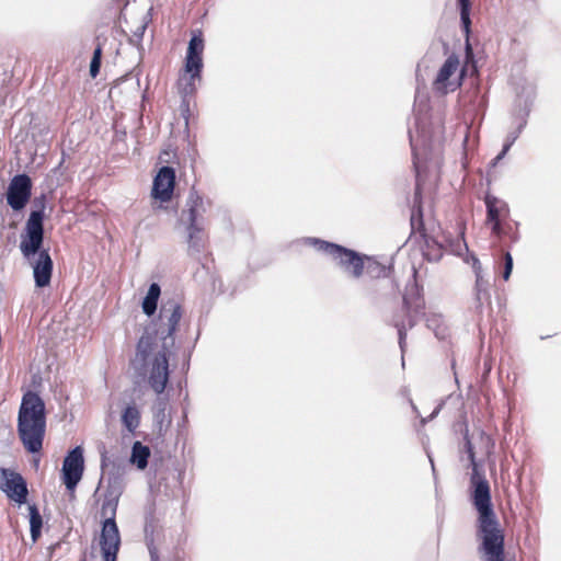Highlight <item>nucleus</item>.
Here are the masks:
<instances>
[{"label":"nucleus","mask_w":561,"mask_h":561,"mask_svg":"<svg viewBox=\"0 0 561 561\" xmlns=\"http://www.w3.org/2000/svg\"><path fill=\"white\" fill-rule=\"evenodd\" d=\"M182 318V307L174 300L164 302L157 320L145 328L142 335L137 343V357L147 362L157 342H161V348L154 355L150 369L148 383L158 394L153 402V421L158 433L162 435L171 425V417L167 414L169 399L162 396L170 377L169 357L175 345L174 333Z\"/></svg>","instance_id":"nucleus-1"},{"label":"nucleus","mask_w":561,"mask_h":561,"mask_svg":"<svg viewBox=\"0 0 561 561\" xmlns=\"http://www.w3.org/2000/svg\"><path fill=\"white\" fill-rule=\"evenodd\" d=\"M463 447L468 456L471 473L469 483L470 502L477 511L476 538L481 561H515L505 558V535L494 511L491 486L485 478L483 462L478 460L474 447L466 427Z\"/></svg>","instance_id":"nucleus-2"},{"label":"nucleus","mask_w":561,"mask_h":561,"mask_svg":"<svg viewBox=\"0 0 561 561\" xmlns=\"http://www.w3.org/2000/svg\"><path fill=\"white\" fill-rule=\"evenodd\" d=\"M425 301L420 286L413 282L408 284L402 297V308L394 312L389 323L397 329L398 343L402 353L407 346V332L413 329L421 318L426 317V327L433 331L438 340H445L449 335L448 325L442 314H425Z\"/></svg>","instance_id":"nucleus-3"},{"label":"nucleus","mask_w":561,"mask_h":561,"mask_svg":"<svg viewBox=\"0 0 561 561\" xmlns=\"http://www.w3.org/2000/svg\"><path fill=\"white\" fill-rule=\"evenodd\" d=\"M46 433V407L42 397L27 391L22 397L18 413V434L30 454H38L43 448Z\"/></svg>","instance_id":"nucleus-4"},{"label":"nucleus","mask_w":561,"mask_h":561,"mask_svg":"<svg viewBox=\"0 0 561 561\" xmlns=\"http://www.w3.org/2000/svg\"><path fill=\"white\" fill-rule=\"evenodd\" d=\"M187 209L182 210L180 224L185 226L187 233V253L190 256L198 257L205 249L206 233L204 229V219L201 210L203 207V197L194 188L191 190L186 199Z\"/></svg>","instance_id":"nucleus-5"},{"label":"nucleus","mask_w":561,"mask_h":561,"mask_svg":"<svg viewBox=\"0 0 561 561\" xmlns=\"http://www.w3.org/2000/svg\"><path fill=\"white\" fill-rule=\"evenodd\" d=\"M45 236L35 242H30L27 237H20V251L24 261L33 270L35 287L44 288L50 285L54 262L49 249L44 247Z\"/></svg>","instance_id":"nucleus-6"},{"label":"nucleus","mask_w":561,"mask_h":561,"mask_svg":"<svg viewBox=\"0 0 561 561\" xmlns=\"http://www.w3.org/2000/svg\"><path fill=\"white\" fill-rule=\"evenodd\" d=\"M306 243L314 247L319 252L328 254L335 266L348 277L358 279L364 275L366 254L319 238H307Z\"/></svg>","instance_id":"nucleus-7"},{"label":"nucleus","mask_w":561,"mask_h":561,"mask_svg":"<svg viewBox=\"0 0 561 561\" xmlns=\"http://www.w3.org/2000/svg\"><path fill=\"white\" fill-rule=\"evenodd\" d=\"M101 481L106 482L101 508L117 512L118 502L125 489V467L112 461L104 451L101 454Z\"/></svg>","instance_id":"nucleus-8"},{"label":"nucleus","mask_w":561,"mask_h":561,"mask_svg":"<svg viewBox=\"0 0 561 561\" xmlns=\"http://www.w3.org/2000/svg\"><path fill=\"white\" fill-rule=\"evenodd\" d=\"M33 183L30 175L20 173L14 175L5 192L7 204L14 211H21L30 203L32 197Z\"/></svg>","instance_id":"nucleus-9"},{"label":"nucleus","mask_w":561,"mask_h":561,"mask_svg":"<svg viewBox=\"0 0 561 561\" xmlns=\"http://www.w3.org/2000/svg\"><path fill=\"white\" fill-rule=\"evenodd\" d=\"M535 93L530 92L528 93L525 99L523 96L518 95L517 98V106L518 111L516 112V118L518 119V125L515 130H512L507 134L505 142L503 145L502 150L500 153L492 160L491 164L494 167L510 151L511 147L514 145V142L518 139L520 133L527 125V118L529 116V113L531 111V106L534 103Z\"/></svg>","instance_id":"nucleus-10"},{"label":"nucleus","mask_w":561,"mask_h":561,"mask_svg":"<svg viewBox=\"0 0 561 561\" xmlns=\"http://www.w3.org/2000/svg\"><path fill=\"white\" fill-rule=\"evenodd\" d=\"M410 146L412 149L414 164L420 154H427L434 146L433 135L419 112L414 113V128L409 127L408 130Z\"/></svg>","instance_id":"nucleus-11"},{"label":"nucleus","mask_w":561,"mask_h":561,"mask_svg":"<svg viewBox=\"0 0 561 561\" xmlns=\"http://www.w3.org/2000/svg\"><path fill=\"white\" fill-rule=\"evenodd\" d=\"M0 490L19 505L27 503V482L21 473L14 470L0 468Z\"/></svg>","instance_id":"nucleus-12"},{"label":"nucleus","mask_w":561,"mask_h":561,"mask_svg":"<svg viewBox=\"0 0 561 561\" xmlns=\"http://www.w3.org/2000/svg\"><path fill=\"white\" fill-rule=\"evenodd\" d=\"M84 470L83 448L76 446L70 449L62 463V482L67 490L73 491L80 482Z\"/></svg>","instance_id":"nucleus-13"},{"label":"nucleus","mask_w":561,"mask_h":561,"mask_svg":"<svg viewBox=\"0 0 561 561\" xmlns=\"http://www.w3.org/2000/svg\"><path fill=\"white\" fill-rule=\"evenodd\" d=\"M205 42L201 30L192 32L188 41L186 55L184 59V70L186 73H192L193 79H202L203 71V53Z\"/></svg>","instance_id":"nucleus-14"},{"label":"nucleus","mask_w":561,"mask_h":561,"mask_svg":"<svg viewBox=\"0 0 561 561\" xmlns=\"http://www.w3.org/2000/svg\"><path fill=\"white\" fill-rule=\"evenodd\" d=\"M33 208L30 211L28 218L25 222L24 229L20 237H27L30 242L41 239L45 236V208H46V196L42 194L33 199Z\"/></svg>","instance_id":"nucleus-15"},{"label":"nucleus","mask_w":561,"mask_h":561,"mask_svg":"<svg viewBox=\"0 0 561 561\" xmlns=\"http://www.w3.org/2000/svg\"><path fill=\"white\" fill-rule=\"evenodd\" d=\"M175 170L173 167L163 165L153 178L151 196L162 203L171 201L175 187Z\"/></svg>","instance_id":"nucleus-16"},{"label":"nucleus","mask_w":561,"mask_h":561,"mask_svg":"<svg viewBox=\"0 0 561 561\" xmlns=\"http://www.w3.org/2000/svg\"><path fill=\"white\" fill-rule=\"evenodd\" d=\"M100 548L119 549L122 545L119 529L116 523V512L101 508Z\"/></svg>","instance_id":"nucleus-17"},{"label":"nucleus","mask_w":561,"mask_h":561,"mask_svg":"<svg viewBox=\"0 0 561 561\" xmlns=\"http://www.w3.org/2000/svg\"><path fill=\"white\" fill-rule=\"evenodd\" d=\"M457 8L459 10L460 25L465 34V57L466 66L472 64V72H477L473 49L470 44L471 34V0H457Z\"/></svg>","instance_id":"nucleus-18"},{"label":"nucleus","mask_w":561,"mask_h":561,"mask_svg":"<svg viewBox=\"0 0 561 561\" xmlns=\"http://www.w3.org/2000/svg\"><path fill=\"white\" fill-rule=\"evenodd\" d=\"M484 204L486 208V224L504 220L510 214L508 204L492 194L484 196Z\"/></svg>","instance_id":"nucleus-19"},{"label":"nucleus","mask_w":561,"mask_h":561,"mask_svg":"<svg viewBox=\"0 0 561 561\" xmlns=\"http://www.w3.org/2000/svg\"><path fill=\"white\" fill-rule=\"evenodd\" d=\"M160 295V285L158 283H151L149 285L147 295L145 296L141 302L142 312L146 316L152 317L156 313Z\"/></svg>","instance_id":"nucleus-20"},{"label":"nucleus","mask_w":561,"mask_h":561,"mask_svg":"<svg viewBox=\"0 0 561 561\" xmlns=\"http://www.w3.org/2000/svg\"><path fill=\"white\" fill-rule=\"evenodd\" d=\"M151 455L150 448L141 442L136 440L131 446V454L129 461L135 465L139 470H144L148 466V460Z\"/></svg>","instance_id":"nucleus-21"},{"label":"nucleus","mask_w":561,"mask_h":561,"mask_svg":"<svg viewBox=\"0 0 561 561\" xmlns=\"http://www.w3.org/2000/svg\"><path fill=\"white\" fill-rule=\"evenodd\" d=\"M444 253V245L434 237L424 236L423 255L430 262H438Z\"/></svg>","instance_id":"nucleus-22"},{"label":"nucleus","mask_w":561,"mask_h":561,"mask_svg":"<svg viewBox=\"0 0 561 561\" xmlns=\"http://www.w3.org/2000/svg\"><path fill=\"white\" fill-rule=\"evenodd\" d=\"M458 66H459V59L456 55L453 54L447 57V59L440 67L439 71L437 73L436 80H435V84L437 85V88L440 84L444 85L448 81V79L457 70Z\"/></svg>","instance_id":"nucleus-23"},{"label":"nucleus","mask_w":561,"mask_h":561,"mask_svg":"<svg viewBox=\"0 0 561 561\" xmlns=\"http://www.w3.org/2000/svg\"><path fill=\"white\" fill-rule=\"evenodd\" d=\"M28 517L31 538L33 541H37L42 535L43 517L36 504L28 505Z\"/></svg>","instance_id":"nucleus-24"},{"label":"nucleus","mask_w":561,"mask_h":561,"mask_svg":"<svg viewBox=\"0 0 561 561\" xmlns=\"http://www.w3.org/2000/svg\"><path fill=\"white\" fill-rule=\"evenodd\" d=\"M122 423L126 430L134 433L140 424V413L135 404L127 405L122 413Z\"/></svg>","instance_id":"nucleus-25"},{"label":"nucleus","mask_w":561,"mask_h":561,"mask_svg":"<svg viewBox=\"0 0 561 561\" xmlns=\"http://www.w3.org/2000/svg\"><path fill=\"white\" fill-rule=\"evenodd\" d=\"M364 273L370 278L387 277L390 273V266L383 265L374 257L366 255Z\"/></svg>","instance_id":"nucleus-26"},{"label":"nucleus","mask_w":561,"mask_h":561,"mask_svg":"<svg viewBox=\"0 0 561 561\" xmlns=\"http://www.w3.org/2000/svg\"><path fill=\"white\" fill-rule=\"evenodd\" d=\"M190 76L188 78V81L184 84V87L182 88V103H181V107L182 108H185L186 112H188V102L186 101V98L188 95H193L195 92H196V85H195V81L197 79H193L192 78V73H187Z\"/></svg>","instance_id":"nucleus-27"},{"label":"nucleus","mask_w":561,"mask_h":561,"mask_svg":"<svg viewBox=\"0 0 561 561\" xmlns=\"http://www.w3.org/2000/svg\"><path fill=\"white\" fill-rule=\"evenodd\" d=\"M513 271V256L508 251L503 253V272L502 277L504 280H507Z\"/></svg>","instance_id":"nucleus-28"},{"label":"nucleus","mask_w":561,"mask_h":561,"mask_svg":"<svg viewBox=\"0 0 561 561\" xmlns=\"http://www.w3.org/2000/svg\"><path fill=\"white\" fill-rule=\"evenodd\" d=\"M519 222L516 221L514 226L510 222H505V238H508L512 243H516L519 241V232H518Z\"/></svg>","instance_id":"nucleus-29"},{"label":"nucleus","mask_w":561,"mask_h":561,"mask_svg":"<svg viewBox=\"0 0 561 561\" xmlns=\"http://www.w3.org/2000/svg\"><path fill=\"white\" fill-rule=\"evenodd\" d=\"M491 232L499 240H503L505 238V222L504 220L489 222Z\"/></svg>","instance_id":"nucleus-30"},{"label":"nucleus","mask_w":561,"mask_h":561,"mask_svg":"<svg viewBox=\"0 0 561 561\" xmlns=\"http://www.w3.org/2000/svg\"><path fill=\"white\" fill-rule=\"evenodd\" d=\"M477 274V279H476V291H480V293H483V295L485 296V298H490V294H489V290H488V282L484 280L478 272H476Z\"/></svg>","instance_id":"nucleus-31"},{"label":"nucleus","mask_w":561,"mask_h":561,"mask_svg":"<svg viewBox=\"0 0 561 561\" xmlns=\"http://www.w3.org/2000/svg\"><path fill=\"white\" fill-rule=\"evenodd\" d=\"M119 549H101L103 561H117Z\"/></svg>","instance_id":"nucleus-32"},{"label":"nucleus","mask_w":561,"mask_h":561,"mask_svg":"<svg viewBox=\"0 0 561 561\" xmlns=\"http://www.w3.org/2000/svg\"><path fill=\"white\" fill-rule=\"evenodd\" d=\"M462 249H468L467 243L465 242L463 237L458 238L456 241L450 243V251L460 255Z\"/></svg>","instance_id":"nucleus-33"},{"label":"nucleus","mask_w":561,"mask_h":561,"mask_svg":"<svg viewBox=\"0 0 561 561\" xmlns=\"http://www.w3.org/2000/svg\"><path fill=\"white\" fill-rule=\"evenodd\" d=\"M101 65L102 61L100 59L91 58L89 72L92 78L98 77V75L100 73Z\"/></svg>","instance_id":"nucleus-34"},{"label":"nucleus","mask_w":561,"mask_h":561,"mask_svg":"<svg viewBox=\"0 0 561 561\" xmlns=\"http://www.w3.org/2000/svg\"><path fill=\"white\" fill-rule=\"evenodd\" d=\"M419 217V221H420V226H423V220H422V217H423V214H422V208L421 206H413V209H412V215H411V225L412 227L414 226V220H415V217Z\"/></svg>","instance_id":"nucleus-35"},{"label":"nucleus","mask_w":561,"mask_h":561,"mask_svg":"<svg viewBox=\"0 0 561 561\" xmlns=\"http://www.w3.org/2000/svg\"><path fill=\"white\" fill-rule=\"evenodd\" d=\"M480 438H481V440H483L485 443L486 454H490L491 449H493V447H494V440L491 438V436L485 434L483 431L480 433Z\"/></svg>","instance_id":"nucleus-36"},{"label":"nucleus","mask_w":561,"mask_h":561,"mask_svg":"<svg viewBox=\"0 0 561 561\" xmlns=\"http://www.w3.org/2000/svg\"><path fill=\"white\" fill-rule=\"evenodd\" d=\"M146 27H147V23H144V24L139 25V26L134 31V37L137 39V42H138V43H140V42L142 41V37H144V34H145Z\"/></svg>","instance_id":"nucleus-37"},{"label":"nucleus","mask_w":561,"mask_h":561,"mask_svg":"<svg viewBox=\"0 0 561 561\" xmlns=\"http://www.w3.org/2000/svg\"><path fill=\"white\" fill-rule=\"evenodd\" d=\"M490 298H485V296L483 295V293H480V291H476V309L481 311L482 309V306H483V301L484 300H489Z\"/></svg>","instance_id":"nucleus-38"},{"label":"nucleus","mask_w":561,"mask_h":561,"mask_svg":"<svg viewBox=\"0 0 561 561\" xmlns=\"http://www.w3.org/2000/svg\"><path fill=\"white\" fill-rule=\"evenodd\" d=\"M102 54H103L102 45L98 44L96 47L93 50L92 58L93 59H100L102 61Z\"/></svg>","instance_id":"nucleus-39"},{"label":"nucleus","mask_w":561,"mask_h":561,"mask_svg":"<svg viewBox=\"0 0 561 561\" xmlns=\"http://www.w3.org/2000/svg\"><path fill=\"white\" fill-rule=\"evenodd\" d=\"M68 157H69V156L66 153V151H65V150H62V157H61V160H60V162H59V164H58V168H61V167H62V164L65 163V161L67 160V158H68Z\"/></svg>","instance_id":"nucleus-40"},{"label":"nucleus","mask_w":561,"mask_h":561,"mask_svg":"<svg viewBox=\"0 0 561 561\" xmlns=\"http://www.w3.org/2000/svg\"><path fill=\"white\" fill-rule=\"evenodd\" d=\"M190 368V356L187 357V360L183 364V369L187 370Z\"/></svg>","instance_id":"nucleus-41"},{"label":"nucleus","mask_w":561,"mask_h":561,"mask_svg":"<svg viewBox=\"0 0 561 561\" xmlns=\"http://www.w3.org/2000/svg\"><path fill=\"white\" fill-rule=\"evenodd\" d=\"M438 412H439V407H437V408L433 411V413L431 414L430 419L435 417V416L438 414Z\"/></svg>","instance_id":"nucleus-42"},{"label":"nucleus","mask_w":561,"mask_h":561,"mask_svg":"<svg viewBox=\"0 0 561 561\" xmlns=\"http://www.w3.org/2000/svg\"><path fill=\"white\" fill-rule=\"evenodd\" d=\"M41 133L44 135H47L49 133V129L48 128H44L43 130H41Z\"/></svg>","instance_id":"nucleus-43"},{"label":"nucleus","mask_w":561,"mask_h":561,"mask_svg":"<svg viewBox=\"0 0 561 561\" xmlns=\"http://www.w3.org/2000/svg\"><path fill=\"white\" fill-rule=\"evenodd\" d=\"M419 194H420V191H419V187H416V191H415V199L417 198Z\"/></svg>","instance_id":"nucleus-44"},{"label":"nucleus","mask_w":561,"mask_h":561,"mask_svg":"<svg viewBox=\"0 0 561 561\" xmlns=\"http://www.w3.org/2000/svg\"><path fill=\"white\" fill-rule=\"evenodd\" d=\"M150 556H151V559L153 560L154 559V552L150 549Z\"/></svg>","instance_id":"nucleus-45"},{"label":"nucleus","mask_w":561,"mask_h":561,"mask_svg":"<svg viewBox=\"0 0 561 561\" xmlns=\"http://www.w3.org/2000/svg\"><path fill=\"white\" fill-rule=\"evenodd\" d=\"M430 461H431L432 468L434 469V461H433V459L430 458Z\"/></svg>","instance_id":"nucleus-46"}]
</instances>
